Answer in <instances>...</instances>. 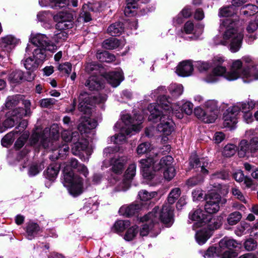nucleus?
Here are the masks:
<instances>
[{
  "mask_svg": "<svg viewBox=\"0 0 258 258\" xmlns=\"http://www.w3.org/2000/svg\"><path fill=\"white\" fill-rule=\"evenodd\" d=\"M232 195L237 199L246 204L247 201L241 191L237 187H233L231 190Z\"/></svg>",
  "mask_w": 258,
  "mask_h": 258,
  "instance_id": "63",
  "label": "nucleus"
},
{
  "mask_svg": "<svg viewBox=\"0 0 258 258\" xmlns=\"http://www.w3.org/2000/svg\"><path fill=\"white\" fill-rule=\"evenodd\" d=\"M148 109L150 111L149 116L150 119L157 118L161 114V111H163L164 114H167V116H170L171 114H175L178 118H182L183 114L177 110H173L171 103L168 100L166 96L163 95L159 97L157 105L150 104L148 106Z\"/></svg>",
  "mask_w": 258,
  "mask_h": 258,
  "instance_id": "7",
  "label": "nucleus"
},
{
  "mask_svg": "<svg viewBox=\"0 0 258 258\" xmlns=\"http://www.w3.org/2000/svg\"><path fill=\"white\" fill-rule=\"evenodd\" d=\"M61 137L65 142H75L79 140L80 136L78 132H73L71 135L70 132L64 131L61 133Z\"/></svg>",
  "mask_w": 258,
  "mask_h": 258,
  "instance_id": "44",
  "label": "nucleus"
},
{
  "mask_svg": "<svg viewBox=\"0 0 258 258\" xmlns=\"http://www.w3.org/2000/svg\"><path fill=\"white\" fill-rule=\"evenodd\" d=\"M142 115L135 114V117H132L128 114H124L121 119L124 123L131 127V129L135 132H138L141 128V124L143 120Z\"/></svg>",
  "mask_w": 258,
  "mask_h": 258,
  "instance_id": "17",
  "label": "nucleus"
},
{
  "mask_svg": "<svg viewBox=\"0 0 258 258\" xmlns=\"http://www.w3.org/2000/svg\"><path fill=\"white\" fill-rule=\"evenodd\" d=\"M252 152L249 142L245 140H242L239 145L238 155L239 157L243 158L246 156L247 154Z\"/></svg>",
  "mask_w": 258,
  "mask_h": 258,
  "instance_id": "37",
  "label": "nucleus"
},
{
  "mask_svg": "<svg viewBox=\"0 0 258 258\" xmlns=\"http://www.w3.org/2000/svg\"><path fill=\"white\" fill-rule=\"evenodd\" d=\"M223 25L226 28L224 39L230 43V49L232 52L238 51L241 46L243 34L238 29V22L231 18L223 20Z\"/></svg>",
  "mask_w": 258,
  "mask_h": 258,
  "instance_id": "4",
  "label": "nucleus"
},
{
  "mask_svg": "<svg viewBox=\"0 0 258 258\" xmlns=\"http://www.w3.org/2000/svg\"><path fill=\"white\" fill-rule=\"evenodd\" d=\"M138 232V226L137 225L132 226L127 229L123 238L126 241H132L136 237Z\"/></svg>",
  "mask_w": 258,
  "mask_h": 258,
  "instance_id": "47",
  "label": "nucleus"
},
{
  "mask_svg": "<svg viewBox=\"0 0 258 258\" xmlns=\"http://www.w3.org/2000/svg\"><path fill=\"white\" fill-rule=\"evenodd\" d=\"M192 11L188 6L185 7L178 15L175 18V22L177 24H181L183 22L181 16L184 18H187L191 16Z\"/></svg>",
  "mask_w": 258,
  "mask_h": 258,
  "instance_id": "45",
  "label": "nucleus"
},
{
  "mask_svg": "<svg viewBox=\"0 0 258 258\" xmlns=\"http://www.w3.org/2000/svg\"><path fill=\"white\" fill-rule=\"evenodd\" d=\"M173 158L171 156H166L162 158L157 166L155 167V170H159L161 168H168L169 167H173L172 165Z\"/></svg>",
  "mask_w": 258,
  "mask_h": 258,
  "instance_id": "40",
  "label": "nucleus"
},
{
  "mask_svg": "<svg viewBox=\"0 0 258 258\" xmlns=\"http://www.w3.org/2000/svg\"><path fill=\"white\" fill-rule=\"evenodd\" d=\"M138 195L141 201L146 202L155 198L157 195V192L156 191L149 192L146 190H142L139 191Z\"/></svg>",
  "mask_w": 258,
  "mask_h": 258,
  "instance_id": "54",
  "label": "nucleus"
},
{
  "mask_svg": "<svg viewBox=\"0 0 258 258\" xmlns=\"http://www.w3.org/2000/svg\"><path fill=\"white\" fill-rule=\"evenodd\" d=\"M208 164V162L205 158L199 159L196 155L191 156L189 159V165L197 172H200L203 175H206L209 171L205 168Z\"/></svg>",
  "mask_w": 258,
  "mask_h": 258,
  "instance_id": "14",
  "label": "nucleus"
},
{
  "mask_svg": "<svg viewBox=\"0 0 258 258\" xmlns=\"http://www.w3.org/2000/svg\"><path fill=\"white\" fill-rule=\"evenodd\" d=\"M34 79V75L30 72H27L25 75L21 70L13 71L8 77V80L11 83H19L22 80L32 81Z\"/></svg>",
  "mask_w": 258,
  "mask_h": 258,
  "instance_id": "18",
  "label": "nucleus"
},
{
  "mask_svg": "<svg viewBox=\"0 0 258 258\" xmlns=\"http://www.w3.org/2000/svg\"><path fill=\"white\" fill-rule=\"evenodd\" d=\"M240 78L245 83L258 80V64L251 68L240 69Z\"/></svg>",
  "mask_w": 258,
  "mask_h": 258,
  "instance_id": "19",
  "label": "nucleus"
},
{
  "mask_svg": "<svg viewBox=\"0 0 258 258\" xmlns=\"http://www.w3.org/2000/svg\"><path fill=\"white\" fill-rule=\"evenodd\" d=\"M193 69V66L189 61H183L178 65L176 72L179 76L186 77L191 74Z\"/></svg>",
  "mask_w": 258,
  "mask_h": 258,
  "instance_id": "27",
  "label": "nucleus"
},
{
  "mask_svg": "<svg viewBox=\"0 0 258 258\" xmlns=\"http://www.w3.org/2000/svg\"><path fill=\"white\" fill-rule=\"evenodd\" d=\"M208 215L206 214V212L200 209H198L191 211L188 216L189 219L196 222L195 224L196 227H202Z\"/></svg>",
  "mask_w": 258,
  "mask_h": 258,
  "instance_id": "24",
  "label": "nucleus"
},
{
  "mask_svg": "<svg viewBox=\"0 0 258 258\" xmlns=\"http://www.w3.org/2000/svg\"><path fill=\"white\" fill-rule=\"evenodd\" d=\"M236 245L237 242L235 240L227 237L224 238L219 242L220 247L223 249L227 248L233 250V248L236 247Z\"/></svg>",
  "mask_w": 258,
  "mask_h": 258,
  "instance_id": "43",
  "label": "nucleus"
},
{
  "mask_svg": "<svg viewBox=\"0 0 258 258\" xmlns=\"http://www.w3.org/2000/svg\"><path fill=\"white\" fill-rule=\"evenodd\" d=\"M157 157L150 158L142 159L140 161L141 168L143 172L144 177L148 179H151L153 178L154 172L157 171L155 170V167L157 166L156 162Z\"/></svg>",
  "mask_w": 258,
  "mask_h": 258,
  "instance_id": "10",
  "label": "nucleus"
},
{
  "mask_svg": "<svg viewBox=\"0 0 258 258\" xmlns=\"http://www.w3.org/2000/svg\"><path fill=\"white\" fill-rule=\"evenodd\" d=\"M56 100L53 98H46L41 99L40 101V104L41 107L50 108L55 103Z\"/></svg>",
  "mask_w": 258,
  "mask_h": 258,
  "instance_id": "61",
  "label": "nucleus"
},
{
  "mask_svg": "<svg viewBox=\"0 0 258 258\" xmlns=\"http://www.w3.org/2000/svg\"><path fill=\"white\" fill-rule=\"evenodd\" d=\"M140 209V206L139 204L123 206L119 209V213L121 215L129 217L137 213Z\"/></svg>",
  "mask_w": 258,
  "mask_h": 258,
  "instance_id": "31",
  "label": "nucleus"
},
{
  "mask_svg": "<svg viewBox=\"0 0 258 258\" xmlns=\"http://www.w3.org/2000/svg\"><path fill=\"white\" fill-rule=\"evenodd\" d=\"M160 116V122L157 125V131L164 136L170 135L174 130V123L169 116H167V114L163 113V111H161Z\"/></svg>",
  "mask_w": 258,
  "mask_h": 258,
  "instance_id": "12",
  "label": "nucleus"
},
{
  "mask_svg": "<svg viewBox=\"0 0 258 258\" xmlns=\"http://www.w3.org/2000/svg\"><path fill=\"white\" fill-rule=\"evenodd\" d=\"M204 27L201 25L194 26V23L191 21L186 22L183 28L181 29L182 33L184 32L186 34H192V38L196 39L198 38L203 32Z\"/></svg>",
  "mask_w": 258,
  "mask_h": 258,
  "instance_id": "20",
  "label": "nucleus"
},
{
  "mask_svg": "<svg viewBox=\"0 0 258 258\" xmlns=\"http://www.w3.org/2000/svg\"><path fill=\"white\" fill-rule=\"evenodd\" d=\"M123 30L122 24L116 22L110 25L107 28V31L111 36H117L121 34Z\"/></svg>",
  "mask_w": 258,
  "mask_h": 258,
  "instance_id": "39",
  "label": "nucleus"
},
{
  "mask_svg": "<svg viewBox=\"0 0 258 258\" xmlns=\"http://www.w3.org/2000/svg\"><path fill=\"white\" fill-rule=\"evenodd\" d=\"M131 225L128 220H117L113 225L111 230L113 232L117 233H122L124 230L127 228Z\"/></svg>",
  "mask_w": 258,
  "mask_h": 258,
  "instance_id": "36",
  "label": "nucleus"
},
{
  "mask_svg": "<svg viewBox=\"0 0 258 258\" xmlns=\"http://www.w3.org/2000/svg\"><path fill=\"white\" fill-rule=\"evenodd\" d=\"M240 108L238 106L229 108L223 114L224 124L231 126L237 123V116L240 113Z\"/></svg>",
  "mask_w": 258,
  "mask_h": 258,
  "instance_id": "15",
  "label": "nucleus"
},
{
  "mask_svg": "<svg viewBox=\"0 0 258 258\" xmlns=\"http://www.w3.org/2000/svg\"><path fill=\"white\" fill-rule=\"evenodd\" d=\"M150 148V144L148 142H145L140 144L137 149V152L138 154H143L148 152Z\"/></svg>",
  "mask_w": 258,
  "mask_h": 258,
  "instance_id": "64",
  "label": "nucleus"
},
{
  "mask_svg": "<svg viewBox=\"0 0 258 258\" xmlns=\"http://www.w3.org/2000/svg\"><path fill=\"white\" fill-rule=\"evenodd\" d=\"M16 133L13 131L7 134L2 140L1 143L3 146L9 147L15 140V135Z\"/></svg>",
  "mask_w": 258,
  "mask_h": 258,
  "instance_id": "53",
  "label": "nucleus"
},
{
  "mask_svg": "<svg viewBox=\"0 0 258 258\" xmlns=\"http://www.w3.org/2000/svg\"><path fill=\"white\" fill-rule=\"evenodd\" d=\"M43 168V166H42L41 164H32L29 168V175L31 176H35L39 173Z\"/></svg>",
  "mask_w": 258,
  "mask_h": 258,
  "instance_id": "57",
  "label": "nucleus"
},
{
  "mask_svg": "<svg viewBox=\"0 0 258 258\" xmlns=\"http://www.w3.org/2000/svg\"><path fill=\"white\" fill-rule=\"evenodd\" d=\"M258 29V21L256 20H252L249 22L248 23L246 28V30L247 33L249 34H251L248 36V42H251L254 40L256 39L257 37L255 35V32Z\"/></svg>",
  "mask_w": 258,
  "mask_h": 258,
  "instance_id": "34",
  "label": "nucleus"
},
{
  "mask_svg": "<svg viewBox=\"0 0 258 258\" xmlns=\"http://www.w3.org/2000/svg\"><path fill=\"white\" fill-rule=\"evenodd\" d=\"M250 229V225L245 222H242L238 225L235 231V234L240 236L248 233Z\"/></svg>",
  "mask_w": 258,
  "mask_h": 258,
  "instance_id": "51",
  "label": "nucleus"
},
{
  "mask_svg": "<svg viewBox=\"0 0 258 258\" xmlns=\"http://www.w3.org/2000/svg\"><path fill=\"white\" fill-rule=\"evenodd\" d=\"M205 106L206 107V111L208 114H212L214 113L217 117L218 113V106L217 102L215 100H209L205 103Z\"/></svg>",
  "mask_w": 258,
  "mask_h": 258,
  "instance_id": "52",
  "label": "nucleus"
},
{
  "mask_svg": "<svg viewBox=\"0 0 258 258\" xmlns=\"http://www.w3.org/2000/svg\"><path fill=\"white\" fill-rule=\"evenodd\" d=\"M73 142L74 145L72 148V152L76 156L80 155L81 152L85 151L87 148L88 145V142L86 140H81L79 141L78 140Z\"/></svg>",
  "mask_w": 258,
  "mask_h": 258,
  "instance_id": "33",
  "label": "nucleus"
},
{
  "mask_svg": "<svg viewBox=\"0 0 258 258\" xmlns=\"http://www.w3.org/2000/svg\"><path fill=\"white\" fill-rule=\"evenodd\" d=\"M181 194L180 189L176 187L171 190L170 192L167 199V204L171 205L174 204L176 200L179 197Z\"/></svg>",
  "mask_w": 258,
  "mask_h": 258,
  "instance_id": "49",
  "label": "nucleus"
},
{
  "mask_svg": "<svg viewBox=\"0 0 258 258\" xmlns=\"http://www.w3.org/2000/svg\"><path fill=\"white\" fill-rule=\"evenodd\" d=\"M59 138L57 126L54 124L50 129L45 128L41 134L33 133L31 136V142L36 144L40 141L44 148L52 151L58 150L59 155L66 154L69 151V147L66 143L59 145Z\"/></svg>",
  "mask_w": 258,
  "mask_h": 258,
  "instance_id": "2",
  "label": "nucleus"
},
{
  "mask_svg": "<svg viewBox=\"0 0 258 258\" xmlns=\"http://www.w3.org/2000/svg\"><path fill=\"white\" fill-rule=\"evenodd\" d=\"M31 41L38 48L46 49L47 51L53 52L57 49V46L44 34H37L31 38Z\"/></svg>",
  "mask_w": 258,
  "mask_h": 258,
  "instance_id": "11",
  "label": "nucleus"
},
{
  "mask_svg": "<svg viewBox=\"0 0 258 258\" xmlns=\"http://www.w3.org/2000/svg\"><path fill=\"white\" fill-rule=\"evenodd\" d=\"M124 41L116 38H110L105 40L102 43V47L106 49L112 50L122 47L124 45Z\"/></svg>",
  "mask_w": 258,
  "mask_h": 258,
  "instance_id": "29",
  "label": "nucleus"
},
{
  "mask_svg": "<svg viewBox=\"0 0 258 258\" xmlns=\"http://www.w3.org/2000/svg\"><path fill=\"white\" fill-rule=\"evenodd\" d=\"M169 91L172 97L176 98L182 94L183 88L181 84H171L169 88Z\"/></svg>",
  "mask_w": 258,
  "mask_h": 258,
  "instance_id": "46",
  "label": "nucleus"
},
{
  "mask_svg": "<svg viewBox=\"0 0 258 258\" xmlns=\"http://www.w3.org/2000/svg\"><path fill=\"white\" fill-rule=\"evenodd\" d=\"M85 86L91 91H98L104 88L103 78L99 76H90L86 81Z\"/></svg>",
  "mask_w": 258,
  "mask_h": 258,
  "instance_id": "23",
  "label": "nucleus"
},
{
  "mask_svg": "<svg viewBox=\"0 0 258 258\" xmlns=\"http://www.w3.org/2000/svg\"><path fill=\"white\" fill-rule=\"evenodd\" d=\"M236 151L235 145L230 144L226 145L224 149L223 155L226 157H230L233 155Z\"/></svg>",
  "mask_w": 258,
  "mask_h": 258,
  "instance_id": "58",
  "label": "nucleus"
},
{
  "mask_svg": "<svg viewBox=\"0 0 258 258\" xmlns=\"http://www.w3.org/2000/svg\"><path fill=\"white\" fill-rule=\"evenodd\" d=\"M25 230L28 238L32 239L42 231V229L37 223L29 221L26 224Z\"/></svg>",
  "mask_w": 258,
  "mask_h": 258,
  "instance_id": "28",
  "label": "nucleus"
},
{
  "mask_svg": "<svg viewBox=\"0 0 258 258\" xmlns=\"http://www.w3.org/2000/svg\"><path fill=\"white\" fill-rule=\"evenodd\" d=\"M73 16L71 14L60 12L54 16V20L57 22L55 28L57 30L54 36V40L62 42L67 40L69 34L68 29L73 26Z\"/></svg>",
  "mask_w": 258,
  "mask_h": 258,
  "instance_id": "6",
  "label": "nucleus"
},
{
  "mask_svg": "<svg viewBox=\"0 0 258 258\" xmlns=\"http://www.w3.org/2000/svg\"><path fill=\"white\" fill-rule=\"evenodd\" d=\"M127 158L125 156L113 157L110 160L111 170L113 172L120 174L124 170V167L126 163Z\"/></svg>",
  "mask_w": 258,
  "mask_h": 258,
  "instance_id": "22",
  "label": "nucleus"
},
{
  "mask_svg": "<svg viewBox=\"0 0 258 258\" xmlns=\"http://www.w3.org/2000/svg\"><path fill=\"white\" fill-rule=\"evenodd\" d=\"M58 69L62 73L69 75L72 71V64L69 62H66L58 66Z\"/></svg>",
  "mask_w": 258,
  "mask_h": 258,
  "instance_id": "62",
  "label": "nucleus"
},
{
  "mask_svg": "<svg viewBox=\"0 0 258 258\" xmlns=\"http://www.w3.org/2000/svg\"><path fill=\"white\" fill-rule=\"evenodd\" d=\"M242 215L239 212H234L230 213L227 218V221L228 224L233 226L236 225L241 219Z\"/></svg>",
  "mask_w": 258,
  "mask_h": 258,
  "instance_id": "50",
  "label": "nucleus"
},
{
  "mask_svg": "<svg viewBox=\"0 0 258 258\" xmlns=\"http://www.w3.org/2000/svg\"><path fill=\"white\" fill-rule=\"evenodd\" d=\"M106 78L108 82L114 87L118 86L123 79L122 74L120 72H109L106 74Z\"/></svg>",
  "mask_w": 258,
  "mask_h": 258,
  "instance_id": "30",
  "label": "nucleus"
},
{
  "mask_svg": "<svg viewBox=\"0 0 258 258\" xmlns=\"http://www.w3.org/2000/svg\"><path fill=\"white\" fill-rule=\"evenodd\" d=\"M258 12V7L255 5L248 4L244 6L241 10V13L245 16H252Z\"/></svg>",
  "mask_w": 258,
  "mask_h": 258,
  "instance_id": "48",
  "label": "nucleus"
},
{
  "mask_svg": "<svg viewBox=\"0 0 258 258\" xmlns=\"http://www.w3.org/2000/svg\"><path fill=\"white\" fill-rule=\"evenodd\" d=\"M97 125V121L93 118L83 116L78 125V130L81 134L87 133L90 130L95 128Z\"/></svg>",
  "mask_w": 258,
  "mask_h": 258,
  "instance_id": "21",
  "label": "nucleus"
},
{
  "mask_svg": "<svg viewBox=\"0 0 258 258\" xmlns=\"http://www.w3.org/2000/svg\"><path fill=\"white\" fill-rule=\"evenodd\" d=\"M239 60L241 61L242 65L243 63H244L247 66L246 68L252 67L257 64L256 61L249 56H244L242 57L241 59Z\"/></svg>",
  "mask_w": 258,
  "mask_h": 258,
  "instance_id": "59",
  "label": "nucleus"
},
{
  "mask_svg": "<svg viewBox=\"0 0 258 258\" xmlns=\"http://www.w3.org/2000/svg\"><path fill=\"white\" fill-rule=\"evenodd\" d=\"M143 220L153 222L157 227L159 221L166 227H170L173 223V209L167 204H164L161 209L155 207L151 212L144 216Z\"/></svg>",
  "mask_w": 258,
  "mask_h": 258,
  "instance_id": "5",
  "label": "nucleus"
},
{
  "mask_svg": "<svg viewBox=\"0 0 258 258\" xmlns=\"http://www.w3.org/2000/svg\"><path fill=\"white\" fill-rule=\"evenodd\" d=\"M240 108L238 106L229 108L223 114L224 124L231 126L237 123V116L240 113Z\"/></svg>",
  "mask_w": 258,
  "mask_h": 258,
  "instance_id": "16",
  "label": "nucleus"
},
{
  "mask_svg": "<svg viewBox=\"0 0 258 258\" xmlns=\"http://www.w3.org/2000/svg\"><path fill=\"white\" fill-rule=\"evenodd\" d=\"M210 231L205 227L197 232L196 238L199 244H203L210 238Z\"/></svg>",
  "mask_w": 258,
  "mask_h": 258,
  "instance_id": "38",
  "label": "nucleus"
},
{
  "mask_svg": "<svg viewBox=\"0 0 258 258\" xmlns=\"http://www.w3.org/2000/svg\"><path fill=\"white\" fill-rule=\"evenodd\" d=\"M60 168V165L57 163L50 164L44 173L45 177L50 180H54L57 176Z\"/></svg>",
  "mask_w": 258,
  "mask_h": 258,
  "instance_id": "32",
  "label": "nucleus"
},
{
  "mask_svg": "<svg viewBox=\"0 0 258 258\" xmlns=\"http://www.w3.org/2000/svg\"><path fill=\"white\" fill-rule=\"evenodd\" d=\"M213 75L207 76L206 80L208 82H213L216 80V76H223L229 81L235 80L240 78V69L242 68V62L239 59L233 60L230 70L226 72V68L223 65L224 60L223 57L216 56L213 60Z\"/></svg>",
  "mask_w": 258,
  "mask_h": 258,
  "instance_id": "3",
  "label": "nucleus"
},
{
  "mask_svg": "<svg viewBox=\"0 0 258 258\" xmlns=\"http://www.w3.org/2000/svg\"><path fill=\"white\" fill-rule=\"evenodd\" d=\"M194 113L199 119L205 123H213L216 119V115L214 113L208 114L206 110H204L200 107L196 108Z\"/></svg>",
  "mask_w": 258,
  "mask_h": 258,
  "instance_id": "25",
  "label": "nucleus"
},
{
  "mask_svg": "<svg viewBox=\"0 0 258 258\" xmlns=\"http://www.w3.org/2000/svg\"><path fill=\"white\" fill-rule=\"evenodd\" d=\"M63 181L65 186H67L70 194L74 197L80 195L83 191L82 179L77 174H74L72 168L83 174L85 177L88 174L86 166L80 164L75 158H72L63 163Z\"/></svg>",
  "mask_w": 258,
  "mask_h": 258,
  "instance_id": "1",
  "label": "nucleus"
},
{
  "mask_svg": "<svg viewBox=\"0 0 258 258\" xmlns=\"http://www.w3.org/2000/svg\"><path fill=\"white\" fill-rule=\"evenodd\" d=\"M96 57L101 62H110L115 60V56L106 51L98 52L96 54Z\"/></svg>",
  "mask_w": 258,
  "mask_h": 258,
  "instance_id": "42",
  "label": "nucleus"
},
{
  "mask_svg": "<svg viewBox=\"0 0 258 258\" xmlns=\"http://www.w3.org/2000/svg\"><path fill=\"white\" fill-rule=\"evenodd\" d=\"M144 218V216L141 218V222H145V223L142 225V228L140 229V234L142 236H147L150 230H151L156 226L157 227V225L154 224L153 222H150L147 220H143Z\"/></svg>",
  "mask_w": 258,
  "mask_h": 258,
  "instance_id": "41",
  "label": "nucleus"
},
{
  "mask_svg": "<svg viewBox=\"0 0 258 258\" xmlns=\"http://www.w3.org/2000/svg\"><path fill=\"white\" fill-rule=\"evenodd\" d=\"M46 49L42 48H37L34 50L33 56L36 60L43 61L46 57Z\"/></svg>",
  "mask_w": 258,
  "mask_h": 258,
  "instance_id": "56",
  "label": "nucleus"
},
{
  "mask_svg": "<svg viewBox=\"0 0 258 258\" xmlns=\"http://www.w3.org/2000/svg\"><path fill=\"white\" fill-rule=\"evenodd\" d=\"M23 96L18 94L15 96H9L7 98L6 102V106L8 108H12L18 105L21 101L22 104L24 106L25 109L18 108L14 109L12 115L17 118H21L24 116L29 115L31 113L30 106L31 103L28 100H23Z\"/></svg>",
  "mask_w": 258,
  "mask_h": 258,
  "instance_id": "8",
  "label": "nucleus"
},
{
  "mask_svg": "<svg viewBox=\"0 0 258 258\" xmlns=\"http://www.w3.org/2000/svg\"><path fill=\"white\" fill-rule=\"evenodd\" d=\"M136 172V165L135 163L130 164L125 171V181L123 182L125 185V188L124 190H126L130 186V180L135 175Z\"/></svg>",
  "mask_w": 258,
  "mask_h": 258,
  "instance_id": "35",
  "label": "nucleus"
},
{
  "mask_svg": "<svg viewBox=\"0 0 258 258\" xmlns=\"http://www.w3.org/2000/svg\"><path fill=\"white\" fill-rule=\"evenodd\" d=\"M164 178L167 180H171L175 175V170L173 167H169L165 169L163 172Z\"/></svg>",
  "mask_w": 258,
  "mask_h": 258,
  "instance_id": "60",
  "label": "nucleus"
},
{
  "mask_svg": "<svg viewBox=\"0 0 258 258\" xmlns=\"http://www.w3.org/2000/svg\"><path fill=\"white\" fill-rule=\"evenodd\" d=\"M203 180L204 176L200 174L188 179L186 181V184L189 187H192L202 182Z\"/></svg>",
  "mask_w": 258,
  "mask_h": 258,
  "instance_id": "55",
  "label": "nucleus"
},
{
  "mask_svg": "<svg viewBox=\"0 0 258 258\" xmlns=\"http://www.w3.org/2000/svg\"><path fill=\"white\" fill-rule=\"evenodd\" d=\"M221 201V196L219 194L211 192L208 195L205 205L206 213L213 214L217 212L220 209L219 203Z\"/></svg>",
  "mask_w": 258,
  "mask_h": 258,
  "instance_id": "13",
  "label": "nucleus"
},
{
  "mask_svg": "<svg viewBox=\"0 0 258 258\" xmlns=\"http://www.w3.org/2000/svg\"><path fill=\"white\" fill-rule=\"evenodd\" d=\"M222 225L221 218L219 217H212L208 214L205 219L203 226H205L209 231L217 229Z\"/></svg>",
  "mask_w": 258,
  "mask_h": 258,
  "instance_id": "26",
  "label": "nucleus"
},
{
  "mask_svg": "<svg viewBox=\"0 0 258 258\" xmlns=\"http://www.w3.org/2000/svg\"><path fill=\"white\" fill-rule=\"evenodd\" d=\"M106 99V94L99 95L98 97L92 98L87 92H82L79 96L78 109L80 111L85 114H90L91 112V106L93 105L94 102L102 103Z\"/></svg>",
  "mask_w": 258,
  "mask_h": 258,
  "instance_id": "9",
  "label": "nucleus"
}]
</instances>
